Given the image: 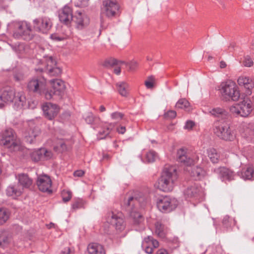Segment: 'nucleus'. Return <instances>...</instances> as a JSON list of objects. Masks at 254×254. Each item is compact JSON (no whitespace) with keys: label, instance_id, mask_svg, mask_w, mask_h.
Returning <instances> with one entry per match:
<instances>
[{"label":"nucleus","instance_id":"1","mask_svg":"<svg viewBox=\"0 0 254 254\" xmlns=\"http://www.w3.org/2000/svg\"><path fill=\"white\" fill-rule=\"evenodd\" d=\"M148 202L149 199L142 196L138 197L129 195L125 200L124 206L132 219L134 225L138 227L135 228L136 231H142L145 228L144 219L138 212V207H144Z\"/></svg>","mask_w":254,"mask_h":254},{"label":"nucleus","instance_id":"2","mask_svg":"<svg viewBox=\"0 0 254 254\" xmlns=\"http://www.w3.org/2000/svg\"><path fill=\"white\" fill-rule=\"evenodd\" d=\"M177 179L176 167L166 165L158 180V188L163 191H171L173 190Z\"/></svg>","mask_w":254,"mask_h":254},{"label":"nucleus","instance_id":"3","mask_svg":"<svg viewBox=\"0 0 254 254\" xmlns=\"http://www.w3.org/2000/svg\"><path fill=\"white\" fill-rule=\"evenodd\" d=\"M27 89L31 93L39 95H44L47 100L53 98L52 91L47 90L46 79L43 77H34L31 78L27 84Z\"/></svg>","mask_w":254,"mask_h":254},{"label":"nucleus","instance_id":"4","mask_svg":"<svg viewBox=\"0 0 254 254\" xmlns=\"http://www.w3.org/2000/svg\"><path fill=\"white\" fill-rule=\"evenodd\" d=\"M219 90L223 101H237L240 98L239 88L236 83L231 80L222 82L220 85Z\"/></svg>","mask_w":254,"mask_h":254},{"label":"nucleus","instance_id":"5","mask_svg":"<svg viewBox=\"0 0 254 254\" xmlns=\"http://www.w3.org/2000/svg\"><path fill=\"white\" fill-rule=\"evenodd\" d=\"M120 6L115 0H104L101 8V25H104L103 16L112 19L119 15L120 13Z\"/></svg>","mask_w":254,"mask_h":254},{"label":"nucleus","instance_id":"6","mask_svg":"<svg viewBox=\"0 0 254 254\" xmlns=\"http://www.w3.org/2000/svg\"><path fill=\"white\" fill-rule=\"evenodd\" d=\"M14 28L13 36L17 39L21 38L30 41L33 37L32 29L30 23L26 21H16L11 23Z\"/></svg>","mask_w":254,"mask_h":254},{"label":"nucleus","instance_id":"7","mask_svg":"<svg viewBox=\"0 0 254 254\" xmlns=\"http://www.w3.org/2000/svg\"><path fill=\"white\" fill-rule=\"evenodd\" d=\"M0 142L12 151L18 149L20 145L19 139L17 138L15 133L11 128H7L2 132Z\"/></svg>","mask_w":254,"mask_h":254},{"label":"nucleus","instance_id":"8","mask_svg":"<svg viewBox=\"0 0 254 254\" xmlns=\"http://www.w3.org/2000/svg\"><path fill=\"white\" fill-rule=\"evenodd\" d=\"M158 210L163 213H169L175 210L178 205V200L169 195H162L156 199Z\"/></svg>","mask_w":254,"mask_h":254},{"label":"nucleus","instance_id":"9","mask_svg":"<svg viewBox=\"0 0 254 254\" xmlns=\"http://www.w3.org/2000/svg\"><path fill=\"white\" fill-rule=\"evenodd\" d=\"M214 133L220 138L231 141L235 138V134L230 129L229 125L225 123H215L214 127Z\"/></svg>","mask_w":254,"mask_h":254},{"label":"nucleus","instance_id":"10","mask_svg":"<svg viewBox=\"0 0 254 254\" xmlns=\"http://www.w3.org/2000/svg\"><path fill=\"white\" fill-rule=\"evenodd\" d=\"M107 221L113 225L118 232L123 231L126 227L123 215L121 212L110 211L107 215Z\"/></svg>","mask_w":254,"mask_h":254},{"label":"nucleus","instance_id":"11","mask_svg":"<svg viewBox=\"0 0 254 254\" xmlns=\"http://www.w3.org/2000/svg\"><path fill=\"white\" fill-rule=\"evenodd\" d=\"M46 65L44 69L38 68L36 71H45L50 76H57L61 72V69L56 66V62L52 56L44 57Z\"/></svg>","mask_w":254,"mask_h":254},{"label":"nucleus","instance_id":"12","mask_svg":"<svg viewBox=\"0 0 254 254\" xmlns=\"http://www.w3.org/2000/svg\"><path fill=\"white\" fill-rule=\"evenodd\" d=\"M51 19L46 16L39 17L33 20L34 29L42 33H47L52 27Z\"/></svg>","mask_w":254,"mask_h":254},{"label":"nucleus","instance_id":"13","mask_svg":"<svg viewBox=\"0 0 254 254\" xmlns=\"http://www.w3.org/2000/svg\"><path fill=\"white\" fill-rule=\"evenodd\" d=\"M184 193L187 199L198 201L202 199L204 194L202 188L196 184L188 187Z\"/></svg>","mask_w":254,"mask_h":254},{"label":"nucleus","instance_id":"14","mask_svg":"<svg viewBox=\"0 0 254 254\" xmlns=\"http://www.w3.org/2000/svg\"><path fill=\"white\" fill-rule=\"evenodd\" d=\"M36 184L40 190L43 192L52 193V180L50 177L45 174L39 175L37 177Z\"/></svg>","mask_w":254,"mask_h":254},{"label":"nucleus","instance_id":"15","mask_svg":"<svg viewBox=\"0 0 254 254\" xmlns=\"http://www.w3.org/2000/svg\"><path fill=\"white\" fill-rule=\"evenodd\" d=\"M15 91L10 87H4L0 90V108L5 103H12Z\"/></svg>","mask_w":254,"mask_h":254},{"label":"nucleus","instance_id":"16","mask_svg":"<svg viewBox=\"0 0 254 254\" xmlns=\"http://www.w3.org/2000/svg\"><path fill=\"white\" fill-rule=\"evenodd\" d=\"M212 171L222 181H231L234 179L235 176V174L233 171L225 167L214 168Z\"/></svg>","mask_w":254,"mask_h":254},{"label":"nucleus","instance_id":"17","mask_svg":"<svg viewBox=\"0 0 254 254\" xmlns=\"http://www.w3.org/2000/svg\"><path fill=\"white\" fill-rule=\"evenodd\" d=\"M72 21L76 24L78 29H82L89 23V18L84 13L80 11H76L73 17Z\"/></svg>","mask_w":254,"mask_h":254},{"label":"nucleus","instance_id":"18","mask_svg":"<svg viewBox=\"0 0 254 254\" xmlns=\"http://www.w3.org/2000/svg\"><path fill=\"white\" fill-rule=\"evenodd\" d=\"M12 103H13V108L15 110H20L22 109L26 105L27 103L24 92L23 91H15Z\"/></svg>","mask_w":254,"mask_h":254},{"label":"nucleus","instance_id":"19","mask_svg":"<svg viewBox=\"0 0 254 254\" xmlns=\"http://www.w3.org/2000/svg\"><path fill=\"white\" fill-rule=\"evenodd\" d=\"M40 134L41 130L38 127H30L25 132L26 141L30 144L36 143Z\"/></svg>","mask_w":254,"mask_h":254},{"label":"nucleus","instance_id":"20","mask_svg":"<svg viewBox=\"0 0 254 254\" xmlns=\"http://www.w3.org/2000/svg\"><path fill=\"white\" fill-rule=\"evenodd\" d=\"M72 10L68 6H64L62 9L59 11V18L60 21L65 24L68 25L73 19Z\"/></svg>","mask_w":254,"mask_h":254},{"label":"nucleus","instance_id":"21","mask_svg":"<svg viewBox=\"0 0 254 254\" xmlns=\"http://www.w3.org/2000/svg\"><path fill=\"white\" fill-rule=\"evenodd\" d=\"M42 108L45 117L50 120L57 115L59 111L58 106L51 103L44 104Z\"/></svg>","mask_w":254,"mask_h":254},{"label":"nucleus","instance_id":"22","mask_svg":"<svg viewBox=\"0 0 254 254\" xmlns=\"http://www.w3.org/2000/svg\"><path fill=\"white\" fill-rule=\"evenodd\" d=\"M159 247V242L152 236L145 238L142 242V247L146 253L151 254L154 249Z\"/></svg>","mask_w":254,"mask_h":254},{"label":"nucleus","instance_id":"23","mask_svg":"<svg viewBox=\"0 0 254 254\" xmlns=\"http://www.w3.org/2000/svg\"><path fill=\"white\" fill-rule=\"evenodd\" d=\"M50 83L52 85L53 96L54 95L62 97L64 94L65 89L64 82L59 79H52L50 80Z\"/></svg>","mask_w":254,"mask_h":254},{"label":"nucleus","instance_id":"24","mask_svg":"<svg viewBox=\"0 0 254 254\" xmlns=\"http://www.w3.org/2000/svg\"><path fill=\"white\" fill-rule=\"evenodd\" d=\"M52 152L45 148H40L31 153V158L34 162L41 160H48L52 157Z\"/></svg>","mask_w":254,"mask_h":254},{"label":"nucleus","instance_id":"25","mask_svg":"<svg viewBox=\"0 0 254 254\" xmlns=\"http://www.w3.org/2000/svg\"><path fill=\"white\" fill-rule=\"evenodd\" d=\"M18 180V184L23 188H30L33 183V180L28 175L25 173H20L15 176Z\"/></svg>","mask_w":254,"mask_h":254},{"label":"nucleus","instance_id":"26","mask_svg":"<svg viewBox=\"0 0 254 254\" xmlns=\"http://www.w3.org/2000/svg\"><path fill=\"white\" fill-rule=\"evenodd\" d=\"M88 254H106L103 246L97 243H91L87 248Z\"/></svg>","mask_w":254,"mask_h":254},{"label":"nucleus","instance_id":"27","mask_svg":"<svg viewBox=\"0 0 254 254\" xmlns=\"http://www.w3.org/2000/svg\"><path fill=\"white\" fill-rule=\"evenodd\" d=\"M190 175L193 179L200 180L206 175V172L202 168L199 166H193L191 168Z\"/></svg>","mask_w":254,"mask_h":254},{"label":"nucleus","instance_id":"28","mask_svg":"<svg viewBox=\"0 0 254 254\" xmlns=\"http://www.w3.org/2000/svg\"><path fill=\"white\" fill-rule=\"evenodd\" d=\"M239 106L241 108V117L248 116L252 110L251 101L244 100L239 104Z\"/></svg>","mask_w":254,"mask_h":254},{"label":"nucleus","instance_id":"29","mask_svg":"<svg viewBox=\"0 0 254 254\" xmlns=\"http://www.w3.org/2000/svg\"><path fill=\"white\" fill-rule=\"evenodd\" d=\"M238 83L240 86H244V87L247 89V94H250L252 93L251 89L253 88L251 80L246 76H240L237 80Z\"/></svg>","mask_w":254,"mask_h":254},{"label":"nucleus","instance_id":"30","mask_svg":"<svg viewBox=\"0 0 254 254\" xmlns=\"http://www.w3.org/2000/svg\"><path fill=\"white\" fill-rule=\"evenodd\" d=\"M168 231V228L160 222H157L155 223V233L158 237L161 238H164Z\"/></svg>","mask_w":254,"mask_h":254},{"label":"nucleus","instance_id":"31","mask_svg":"<svg viewBox=\"0 0 254 254\" xmlns=\"http://www.w3.org/2000/svg\"><path fill=\"white\" fill-rule=\"evenodd\" d=\"M209 113L211 115L217 118H226L228 116V112L224 108L220 107L213 108Z\"/></svg>","mask_w":254,"mask_h":254},{"label":"nucleus","instance_id":"32","mask_svg":"<svg viewBox=\"0 0 254 254\" xmlns=\"http://www.w3.org/2000/svg\"><path fill=\"white\" fill-rule=\"evenodd\" d=\"M115 124L110 123L106 127H105L102 130L99 131L97 137L99 139H103L109 135L111 130L114 127Z\"/></svg>","mask_w":254,"mask_h":254},{"label":"nucleus","instance_id":"33","mask_svg":"<svg viewBox=\"0 0 254 254\" xmlns=\"http://www.w3.org/2000/svg\"><path fill=\"white\" fill-rule=\"evenodd\" d=\"M198 160V157L197 155L195 156L190 157L189 154H187L181 158H180L178 161L183 163L184 164L189 166L192 163L197 162Z\"/></svg>","mask_w":254,"mask_h":254},{"label":"nucleus","instance_id":"34","mask_svg":"<svg viewBox=\"0 0 254 254\" xmlns=\"http://www.w3.org/2000/svg\"><path fill=\"white\" fill-rule=\"evenodd\" d=\"M208 156L212 163H217L219 159V154L216 150L213 148L207 150Z\"/></svg>","mask_w":254,"mask_h":254},{"label":"nucleus","instance_id":"35","mask_svg":"<svg viewBox=\"0 0 254 254\" xmlns=\"http://www.w3.org/2000/svg\"><path fill=\"white\" fill-rule=\"evenodd\" d=\"M241 178L244 180H253L254 179V170L251 167L243 169Z\"/></svg>","mask_w":254,"mask_h":254},{"label":"nucleus","instance_id":"36","mask_svg":"<svg viewBox=\"0 0 254 254\" xmlns=\"http://www.w3.org/2000/svg\"><path fill=\"white\" fill-rule=\"evenodd\" d=\"M116 85L119 93L123 96H127L128 93V84L125 82H120Z\"/></svg>","mask_w":254,"mask_h":254},{"label":"nucleus","instance_id":"37","mask_svg":"<svg viewBox=\"0 0 254 254\" xmlns=\"http://www.w3.org/2000/svg\"><path fill=\"white\" fill-rule=\"evenodd\" d=\"M123 63H124V62L121 61H118L114 58H110L105 61L103 64V65L106 68H111L115 65H119Z\"/></svg>","mask_w":254,"mask_h":254},{"label":"nucleus","instance_id":"38","mask_svg":"<svg viewBox=\"0 0 254 254\" xmlns=\"http://www.w3.org/2000/svg\"><path fill=\"white\" fill-rule=\"evenodd\" d=\"M236 221L234 219L230 218L228 216L224 217L222 220L223 226L227 229H230L232 226L235 225Z\"/></svg>","mask_w":254,"mask_h":254},{"label":"nucleus","instance_id":"39","mask_svg":"<svg viewBox=\"0 0 254 254\" xmlns=\"http://www.w3.org/2000/svg\"><path fill=\"white\" fill-rule=\"evenodd\" d=\"M6 194L8 196H19L22 191L20 189H16L13 186H9L6 190Z\"/></svg>","mask_w":254,"mask_h":254},{"label":"nucleus","instance_id":"40","mask_svg":"<svg viewBox=\"0 0 254 254\" xmlns=\"http://www.w3.org/2000/svg\"><path fill=\"white\" fill-rule=\"evenodd\" d=\"M158 158L157 154L153 150H150L146 154L145 159L148 163H152Z\"/></svg>","mask_w":254,"mask_h":254},{"label":"nucleus","instance_id":"41","mask_svg":"<svg viewBox=\"0 0 254 254\" xmlns=\"http://www.w3.org/2000/svg\"><path fill=\"white\" fill-rule=\"evenodd\" d=\"M9 215L4 208H0V225H2L8 219Z\"/></svg>","mask_w":254,"mask_h":254},{"label":"nucleus","instance_id":"42","mask_svg":"<svg viewBox=\"0 0 254 254\" xmlns=\"http://www.w3.org/2000/svg\"><path fill=\"white\" fill-rule=\"evenodd\" d=\"M85 120L87 124L94 125L99 122L100 119L94 117L92 113H89L85 118Z\"/></svg>","mask_w":254,"mask_h":254},{"label":"nucleus","instance_id":"43","mask_svg":"<svg viewBox=\"0 0 254 254\" xmlns=\"http://www.w3.org/2000/svg\"><path fill=\"white\" fill-rule=\"evenodd\" d=\"M10 46L13 51L17 53H22L25 50V45L23 43H17Z\"/></svg>","mask_w":254,"mask_h":254},{"label":"nucleus","instance_id":"44","mask_svg":"<svg viewBox=\"0 0 254 254\" xmlns=\"http://www.w3.org/2000/svg\"><path fill=\"white\" fill-rule=\"evenodd\" d=\"M190 106L189 102L185 99L179 100L176 104V108L186 109Z\"/></svg>","mask_w":254,"mask_h":254},{"label":"nucleus","instance_id":"45","mask_svg":"<svg viewBox=\"0 0 254 254\" xmlns=\"http://www.w3.org/2000/svg\"><path fill=\"white\" fill-rule=\"evenodd\" d=\"M241 108L239 106V104H236L234 106H232L230 108V112L234 115L236 117L240 116L241 117V112L240 111Z\"/></svg>","mask_w":254,"mask_h":254},{"label":"nucleus","instance_id":"46","mask_svg":"<svg viewBox=\"0 0 254 254\" xmlns=\"http://www.w3.org/2000/svg\"><path fill=\"white\" fill-rule=\"evenodd\" d=\"M62 195L63 201L66 202L70 200L72 196V194L70 191L63 190L62 193Z\"/></svg>","mask_w":254,"mask_h":254},{"label":"nucleus","instance_id":"47","mask_svg":"<svg viewBox=\"0 0 254 254\" xmlns=\"http://www.w3.org/2000/svg\"><path fill=\"white\" fill-rule=\"evenodd\" d=\"M155 78L153 76L148 77V79L145 81V85L147 88L151 89L154 86Z\"/></svg>","mask_w":254,"mask_h":254},{"label":"nucleus","instance_id":"48","mask_svg":"<svg viewBox=\"0 0 254 254\" xmlns=\"http://www.w3.org/2000/svg\"><path fill=\"white\" fill-rule=\"evenodd\" d=\"M83 201L82 199H76L72 204V208L74 210L79 209L83 207Z\"/></svg>","mask_w":254,"mask_h":254},{"label":"nucleus","instance_id":"49","mask_svg":"<svg viewBox=\"0 0 254 254\" xmlns=\"http://www.w3.org/2000/svg\"><path fill=\"white\" fill-rule=\"evenodd\" d=\"M243 64L245 66L251 67L253 65V62L252 59L248 56L245 57Z\"/></svg>","mask_w":254,"mask_h":254},{"label":"nucleus","instance_id":"50","mask_svg":"<svg viewBox=\"0 0 254 254\" xmlns=\"http://www.w3.org/2000/svg\"><path fill=\"white\" fill-rule=\"evenodd\" d=\"M124 116V115L120 112H114L111 114V117L113 120H120Z\"/></svg>","mask_w":254,"mask_h":254},{"label":"nucleus","instance_id":"51","mask_svg":"<svg viewBox=\"0 0 254 254\" xmlns=\"http://www.w3.org/2000/svg\"><path fill=\"white\" fill-rule=\"evenodd\" d=\"M54 148L55 149L56 148H59L60 151L63 152L66 150V146L65 143L63 141L61 140L59 142L57 146L54 147Z\"/></svg>","mask_w":254,"mask_h":254},{"label":"nucleus","instance_id":"52","mask_svg":"<svg viewBox=\"0 0 254 254\" xmlns=\"http://www.w3.org/2000/svg\"><path fill=\"white\" fill-rule=\"evenodd\" d=\"M187 154V149L185 148H181L177 151V159L179 160L183 156Z\"/></svg>","mask_w":254,"mask_h":254},{"label":"nucleus","instance_id":"53","mask_svg":"<svg viewBox=\"0 0 254 254\" xmlns=\"http://www.w3.org/2000/svg\"><path fill=\"white\" fill-rule=\"evenodd\" d=\"M127 66L129 67V70H133L136 69L137 66V63L136 62L134 61H132L130 62L127 64Z\"/></svg>","mask_w":254,"mask_h":254},{"label":"nucleus","instance_id":"54","mask_svg":"<svg viewBox=\"0 0 254 254\" xmlns=\"http://www.w3.org/2000/svg\"><path fill=\"white\" fill-rule=\"evenodd\" d=\"M194 126V123L191 121H188L186 122L184 128L187 129H190Z\"/></svg>","mask_w":254,"mask_h":254},{"label":"nucleus","instance_id":"55","mask_svg":"<svg viewBox=\"0 0 254 254\" xmlns=\"http://www.w3.org/2000/svg\"><path fill=\"white\" fill-rule=\"evenodd\" d=\"M165 116L167 117H169L170 118L173 119V118H175L176 117V113L174 111L171 110V111H169L167 112L165 114Z\"/></svg>","mask_w":254,"mask_h":254},{"label":"nucleus","instance_id":"56","mask_svg":"<svg viewBox=\"0 0 254 254\" xmlns=\"http://www.w3.org/2000/svg\"><path fill=\"white\" fill-rule=\"evenodd\" d=\"M7 243V238L5 236L0 235V246Z\"/></svg>","mask_w":254,"mask_h":254},{"label":"nucleus","instance_id":"57","mask_svg":"<svg viewBox=\"0 0 254 254\" xmlns=\"http://www.w3.org/2000/svg\"><path fill=\"white\" fill-rule=\"evenodd\" d=\"M84 172L82 170H79L75 171L73 173V175L75 177H80L83 176Z\"/></svg>","mask_w":254,"mask_h":254},{"label":"nucleus","instance_id":"58","mask_svg":"<svg viewBox=\"0 0 254 254\" xmlns=\"http://www.w3.org/2000/svg\"><path fill=\"white\" fill-rule=\"evenodd\" d=\"M71 250L69 247L64 248L60 253V254H70Z\"/></svg>","mask_w":254,"mask_h":254},{"label":"nucleus","instance_id":"59","mask_svg":"<svg viewBox=\"0 0 254 254\" xmlns=\"http://www.w3.org/2000/svg\"><path fill=\"white\" fill-rule=\"evenodd\" d=\"M117 130L119 133L124 134L126 132V129L125 127L121 126L117 128Z\"/></svg>","mask_w":254,"mask_h":254},{"label":"nucleus","instance_id":"60","mask_svg":"<svg viewBox=\"0 0 254 254\" xmlns=\"http://www.w3.org/2000/svg\"><path fill=\"white\" fill-rule=\"evenodd\" d=\"M14 78L16 81H19L23 79V76L18 74H15L14 75Z\"/></svg>","mask_w":254,"mask_h":254},{"label":"nucleus","instance_id":"61","mask_svg":"<svg viewBox=\"0 0 254 254\" xmlns=\"http://www.w3.org/2000/svg\"><path fill=\"white\" fill-rule=\"evenodd\" d=\"M51 37L52 39H53V40H57V41H62L63 40V38L59 37V36H57L56 34H52L51 35Z\"/></svg>","mask_w":254,"mask_h":254},{"label":"nucleus","instance_id":"62","mask_svg":"<svg viewBox=\"0 0 254 254\" xmlns=\"http://www.w3.org/2000/svg\"><path fill=\"white\" fill-rule=\"evenodd\" d=\"M37 104V101H33L31 103L30 102L28 103L29 107V108H31V109H34L36 107Z\"/></svg>","mask_w":254,"mask_h":254},{"label":"nucleus","instance_id":"63","mask_svg":"<svg viewBox=\"0 0 254 254\" xmlns=\"http://www.w3.org/2000/svg\"><path fill=\"white\" fill-rule=\"evenodd\" d=\"M114 73L119 75L121 73V68L119 66L116 67L114 70Z\"/></svg>","mask_w":254,"mask_h":254},{"label":"nucleus","instance_id":"64","mask_svg":"<svg viewBox=\"0 0 254 254\" xmlns=\"http://www.w3.org/2000/svg\"><path fill=\"white\" fill-rule=\"evenodd\" d=\"M156 254H168V253L165 249H160L157 251Z\"/></svg>","mask_w":254,"mask_h":254}]
</instances>
